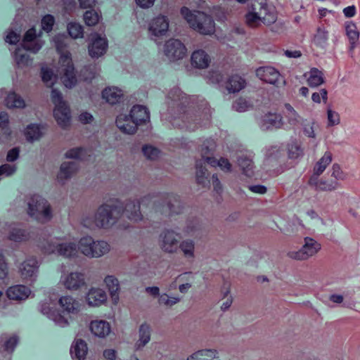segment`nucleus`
<instances>
[{
	"label": "nucleus",
	"instance_id": "59",
	"mask_svg": "<svg viewBox=\"0 0 360 360\" xmlns=\"http://www.w3.org/2000/svg\"><path fill=\"white\" fill-rule=\"evenodd\" d=\"M251 107L250 103L245 98H240L233 104V108L238 112H245Z\"/></svg>",
	"mask_w": 360,
	"mask_h": 360
},
{
	"label": "nucleus",
	"instance_id": "41",
	"mask_svg": "<svg viewBox=\"0 0 360 360\" xmlns=\"http://www.w3.org/2000/svg\"><path fill=\"white\" fill-rule=\"evenodd\" d=\"M169 215L180 214L183 210V205L181 200L174 195H167L164 197Z\"/></svg>",
	"mask_w": 360,
	"mask_h": 360
},
{
	"label": "nucleus",
	"instance_id": "23",
	"mask_svg": "<svg viewBox=\"0 0 360 360\" xmlns=\"http://www.w3.org/2000/svg\"><path fill=\"white\" fill-rule=\"evenodd\" d=\"M103 283L109 292L113 304H117L120 300V285L119 280L114 275H107Z\"/></svg>",
	"mask_w": 360,
	"mask_h": 360
},
{
	"label": "nucleus",
	"instance_id": "19",
	"mask_svg": "<svg viewBox=\"0 0 360 360\" xmlns=\"http://www.w3.org/2000/svg\"><path fill=\"white\" fill-rule=\"evenodd\" d=\"M78 170L79 166L77 163L74 162H64L60 166L56 180L60 184H64L73 177Z\"/></svg>",
	"mask_w": 360,
	"mask_h": 360
},
{
	"label": "nucleus",
	"instance_id": "11",
	"mask_svg": "<svg viewBox=\"0 0 360 360\" xmlns=\"http://www.w3.org/2000/svg\"><path fill=\"white\" fill-rule=\"evenodd\" d=\"M59 284L68 291H79L86 285L85 274L80 271L64 272L60 276Z\"/></svg>",
	"mask_w": 360,
	"mask_h": 360
},
{
	"label": "nucleus",
	"instance_id": "25",
	"mask_svg": "<svg viewBox=\"0 0 360 360\" xmlns=\"http://www.w3.org/2000/svg\"><path fill=\"white\" fill-rule=\"evenodd\" d=\"M30 294V289L23 285L11 286L6 292V295L9 300L19 302L25 300Z\"/></svg>",
	"mask_w": 360,
	"mask_h": 360
},
{
	"label": "nucleus",
	"instance_id": "49",
	"mask_svg": "<svg viewBox=\"0 0 360 360\" xmlns=\"http://www.w3.org/2000/svg\"><path fill=\"white\" fill-rule=\"evenodd\" d=\"M181 302V298L176 296H170L167 293H162L159 296L158 302L160 305L172 307Z\"/></svg>",
	"mask_w": 360,
	"mask_h": 360
},
{
	"label": "nucleus",
	"instance_id": "10",
	"mask_svg": "<svg viewBox=\"0 0 360 360\" xmlns=\"http://www.w3.org/2000/svg\"><path fill=\"white\" fill-rule=\"evenodd\" d=\"M181 235L172 229H164L159 235L158 245L162 252L167 254L177 253Z\"/></svg>",
	"mask_w": 360,
	"mask_h": 360
},
{
	"label": "nucleus",
	"instance_id": "47",
	"mask_svg": "<svg viewBox=\"0 0 360 360\" xmlns=\"http://www.w3.org/2000/svg\"><path fill=\"white\" fill-rule=\"evenodd\" d=\"M18 338L15 335L9 337L4 334L0 337V349L6 352H13L18 343Z\"/></svg>",
	"mask_w": 360,
	"mask_h": 360
},
{
	"label": "nucleus",
	"instance_id": "32",
	"mask_svg": "<svg viewBox=\"0 0 360 360\" xmlns=\"http://www.w3.org/2000/svg\"><path fill=\"white\" fill-rule=\"evenodd\" d=\"M117 127L123 133L133 134L137 130V126L129 115L120 114L116 120Z\"/></svg>",
	"mask_w": 360,
	"mask_h": 360
},
{
	"label": "nucleus",
	"instance_id": "12",
	"mask_svg": "<svg viewBox=\"0 0 360 360\" xmlns=\"http://www.w3.org/2000/svg\"><path fill=\"white\" fill-rule=\"evenodd\" d=\"M39 262L34 257L26 258L19 266V274L25 283H32L36 281L38 275Z\"/></svg>",
	"mask_w": 360,
	"mask_h": 360
},
{
	"label": "nucleus",
	"instance_id": "29",
	"mask_svg": "<svg viewBox=\"0 0 360 360\" xmlns=\"http://www.w3.org/2000/svg\"><path fill=\"white\" fill-rule=\"evenodd\" d=\"M139 339L134 344L136 351L142 350L144 347L150 341L151 327L149 324L143 323L139 328Z\"/></svg>",
	"mask_w": 360,
	"mask_h": 360
},
{
	"label": "nucleus",
	"instance_id": "60",
	"mask_svg": "<svg viewBox=\"0 0 360 360\" xmlns=\"http://www.w3.org/2000/svg\"><path fill=\"white\" fill-rule=\"evenodd\" d=\"M328 127H333L339 124L340 122L339 114L330 108L327 110Z\"/></svg>",
	"mask_w": 360,
	"mask_h": 360
},
{
	"label": "nucleus",
	"instance_id": "42",
	"mask_svg": "<svg viewBox=\"0 0 360 360\" xmlns=\"http://www.w3.org/2000/svg\"><path fill=\"white\" fill-rule=\"evenodd\" d=\"M284 107L286 110L284 116L288 124L292 128L297 127L300 123L301 117L290 104L285 103Z\"/></svg>",
	"mask_w": 360,
	"mask_h": 360
},
{
	"label": "nucleus",
	"instance_id": "6",
	"mask_svg": "<svg viewBox=\"0 0 360 360\" xmlns=\"http://www.w3.org/2000/svg\"><path fill=\"white\" fill-rule=\"evenodd\" d=\"M181 14L190 27L202 34L214 32V22L212 18L200 11H191L186 7L181 9Z\"/></svg>",
	"mask_w": 360,
	"mask_h": 360
},
{
	"label": "nucleus",
	"instance_id": "37",
	"mask_svg": "<svg viewBox=\"0 0 360 360\" xmlns=\"http://www.w3.org/2000/svg\"><path fill=\"white\" fill-rule=\"evenodd\" d=\"M333 154L330 151H326L323 155L314 164L313 174L311 176L321 175L328 166L332 162Z\"/></svg>",
	"mask_w": 360,
	"mask_h": 360
},
{
	"label": "nucleus",
	"instance_id": "38",
	"mask_svg": "<svg viewBox=\"0 0 360 360\" xmlns=\"http://www.w3.org/2000/svg\"><path fill=\"white\" fill-rule=\"evenodd\" d=\"M345 32L349 41L350 49L353 50L359 44V32L356 25L352 22H347L345 25Z\"/></svg>",
	"mask_w": 360,
	"mask_h": 360
},
{
	"label": "nucleus",
	"instance_id": "4",
	"mask_svg": "<svg viewBox=\"0 0 360 360\" xmlns=\"http://www.w3.org/2000/svg\"><path fill=\"white\" fill-rule=\"evenodd\" d=\"M41 248L46 254H54L68 259L77 258L80 252L79 240L77 243L65 237L53 238L42 244Z\"/></svg>",
	"mask_w": 360,
	"mask_h": 360
},
{
	"label": "nucleus",
	"instance_id": "50",
	"mask_svg": "<svg viewBox=\"0 0 360 360\" xmlns=\"http://www.w3.org/2000/svg\"><path fill=\"white\" fill-rule=\"evenodd\" d=\"M85 156V150L82 147H73L65 151L64 157L66 159L82 160Z\"/></svg>",
	"mask_w": 360,
	"mask_h": 360
},
{
	"label": "nucleus",
	"instance_id": "22",
	"mask_svg": "<svg viewBox=\"0 0 360 360\" xmlns=\"http://www.w3.org/2000/svg\"><path fill=\"white\" fill-rule=\"evenodd\" d=\"M89 328L94 336L100 338H105L111 332V326L110 323L103 319H96L91 321L89 323Z\"/></svg>",
	"mask_w": 360,
	"mask_h": 360
},
{
	"label": "nucleus",
	"instance_id": "7",
	"mask_svg": "<svg viewBox=\"0 0 360 360\" xmlns=\"http://www.w3.org/2000/svg\"><path fill=\"white\" fill-rule=\"evenodd\" d=\"M111 250V245L105 240H95L89 236L79 239V252L87 258H101L108 255Z\"/></svg>",
	"mask_w": 360,
	"mask_h": 360
},
{
	"label": "nucleus",
	"instance_id": "24",
	"mask_svg": "<svg viewBox=\"0 0 360 360\" xmlns=\"http://www.w3.org/2000/svg\"><path fill=\"white\" fill-rule=\"evenodd\" d=\"M141 202L143 203L151 202L153 205L152 210L158 217H163L169 216L165 198L153 200L152 196L146 195L141 198Z\"/></svg>",
	"mask_w": 360,
	"mask_h": 360
},
{
	"label": "nucleus",
	"instance_id": "45",
	"mask_svg": "<svg viewBox=\"0 0 360 360\" xmlns=\"http://www.w3.org/2000/svg\"><path fill=\"white\" fill-rule=\"evenodd\" d=\"M238 164L245 175L248 176L253 175L255 166L252 159L246 155H241L238 159Z\"/></svg>",
	"mask_w": 360,
	"mask_h": 360
},
{
	"label": "nucleus",
	"instance_id": "20",
	"mask_svg": "<svg viewBox=\"0 0 360 360\" xmlns=\"http://www.w3.org/2000/svg\"><path fill=\"white\" fill-rule=\"evenodd\" d=\"M319 176H311L309 180V184L318 191L332 192L339 187V183L337 181L325 179H319Z\"/></svg>",
	"mask_w": 360,
	"mask_h": 360
},
{
	"label": "nucleus",
	"instance_id": "40",
	"mask_svg": "<svg viewBox=\"0 0 360 360\" xmlns=\"http://www.w3.org/2000/svg\"><path fill=\"white\" fill-rule=\"evenodd\" d=\"M328 37V31L323 26H320L316 29L312 42L315 46L323 49L327 46Z\"/></svg>",
	"mask_w": 360,
	"mask_h": 360
},
{
	"label": "nucleus",
	"instance_id": "61",
	"mask_svg": "<svg viewBox=\"0 0 360 360\" xmlns=\"http://www.w3.org/2000/svg\"><path fill=\"white\" fill-rule=\"evenodd\" d=\"M196 179L198 184L205 185L207 181V174L206 169L202 167L199 163L196 164Z\"/></svg>",
	"mask_w": 360,
	"mask_h": 360
},
{
	"label": "nucleus",
	"instance_id": "5",
	"mask_svg": "<svg viewBox=\"0 0 360 360\" xmlns=\"http://www.w3.org/2000/svg\"><path fill=\"white\" fill-rule=\"evenodd\" d=\"M26 212L32 219L41 224L49 221L53 217L52 207L42 196L34 194L26 197Z\"/></svg>",
	"mask_w": 360,
	"mask_h": 360
},
{
	"label": "nucleus",
	"instance_id": "34",
	"mask_svg": "<svg viewBox=\"0 0 360 360\" xmlns=\"http://www.w3.org/2000/svg\"><path fill=\"white\" fill-rule=\"evenodd\" d=\"M211 59L210 56L202 49L195 51L191 55V65L199 69L207 68Z\"/></svg>",
	"mask_w": 360,
	"mask_h": 360
},
{
	"label": "nucleus",
	"instance_id": "31",
	"mask_svg": "<svg viewBox=\"0 0 360 360\" xmlns=\"http://www.w3.org/2000/svg\"><path fill=\"white\" fill-rule=\"evenodd\" d=\"M256 75L261 80L271 84H276L280 77L279 72L270 66L259 68L256 70Z\"/></svg>",
	"mask_w": 360,
	"mask_h": 360
},
{
	"label": "nucleus",
	"instance_id": "57",
	"mask_svg": "<svg viewBox=\"0 0 360 360\" xmlns=\"http://www.w3.org/2000/svg\"><path fill=\"white\" fill-rule=\"evenodd\" d=\"M41 78L47 86H52L56 79V77L47 68L41 69Z\"/></svg>",
	"mask_w": 360,
	"mask_h": 360
},
{
	"label": "nucleus",
	"instance_id": "21",
	"mask_svg": "<svg viewBox=\"0 0 360 360\" xmlns=\"http://www.w3.org/2000/svg\"><path fill=\"white\" fill-rule=\"evenodd\" d=\"M53 116L60 127L67 129L70 126L71 114L70 110L67 104L55 107Z\"/></svg>",
	"mask_w": 360,
	"mask_h": 360
},
{
	"label": "nucleus",
	"instance_id": "26",
	"mask_svg": "<svg viewBox=\"0 0 360 360\" xmlns=\"http://www.w3.org/2000/svg\"><path fill=\"white\" fill-rule=\"evenodd\" d=\"M129 116L137 127L150 121V112L148 108L141 105L133 106L130 111Z\"/></svg>",
	"mask_w": 360,
	"mask_h": 360
},
{
	"label": "nucleus",
	"instance_id": "16",
	"mask_svg": "<svg viewBox=\"0 0 360 360\" xmlns=\"http://www.w3.org/2000/svg\"><path fill=\"white\" fill-rule=\"evenodd\" d=\"M107 300L108 295L101 288L91 287L85 295L86 303L90 307H99L105 304Z\"/></svg>",
	"mask_w": 360,
	"mask_h": 360
},
{
	"label": "nucleus",
	"instance_id": "62",
	"mask_svg": "<svg viewBox=\"0 0 360 360\" xmlns=\"http://www.w3.org/2000/svg\"><path fill=\"white\" fill-rule=\"evenodd\" d=\"M17 169V167L15 165L11 164H4L0 166V177L1 179L4 176H9L13 174Z\"/></svg>",
	"mask_w": 360,
	"mask_h": 360
},
{
	"label": "nucleus",
	"instance_id": "48",
	"mask_svg": "<svg viewBox=\"0 0 360 360\" xmlns=\"http://www.w3.org/2000/svg\"><path fill=\"white\" fill-rule=\"evenodd\" d=\"M25 136L28 141L33 142L38 140L42 136V133L39 126L30 124L25 129Z\"/></svg>",
	"mask_w": 360,
	"mask_h": 360
},
{
	"label": "nucleus",
	"instance_id": "54",
	"mask_svg": "<svg viewBox=\"0 0 360 360\" xmlns=\"http://www.w3.org/2000/svg\"><path fill=\"white\" fill-rule=\"evenodd\" d=\"M201 228L200 221L197 218L189 219L186 221V224L184 227V231L188 235H193L195 232L198 231Z\"/></svg>",
	"mask_w": 360,
	"mask_h": 360
},
{
	"label": "nucleus",
	"instance_id": "17",
	"mask_svg": "<svg viewBox=\"0 0 360 360\" xmlns=\"http://www.w3.org/2000/svg\"><path fill=\"white\" fill-rule=\"evenodd\" d=\"M169 20L166 16L158 15L149 24V33L152 37H160L166 34L169 30Z\"/></svg>",
	"mask_w": 360,
	"mask_h": 360
},
{
	"label": "nucleus",
	"instance_id": "35",
	"mask_svg": "<svg viewBox=\"0 0 360 360\" xmlns=\"http://www.w3.org/2000/svg\"><path fill=\"white\" fill-rule=\"evenodd\" d=\"M36 35V30L34 28L28 30L25 34L22 45L23 48L34 53H37L44 45V42H38L35 44L34 47L32 46V41L37 39Z\"/></svg>",
	"mask_w": 360,
	"mask_h": 360
},
{
	"label": "nucleus",
	"instance_id": "52",
	"mask_svg": "<svg viewBox=\"0 0 360 360\" xmlns=\"http://www.w3.org/2000/svg\"><path fill=\"white\" fill-rule=\"evenodd\" d=\"M8 229L10 231L8 237L11 240L20 242L26 239L27 235L25 231L20 229L11 227L10 226Z\"/></svg>",
	"mask_w": 360,
	"mask_h": 360
},
{
	"label": "nucleus",
	"instance_id": "33",
	"mask_svg": "<svg viewBox=\"0 0 360 360\" xmlns=\"http://www.w3.org/2000/svg\"><path fill=\"white\" fill-rule=\"evenodd\" d=\"M186 360H221V359L217 349H202L188 356Z\"/></svg>",
	"mask_w": 360,
	"mask_h": 360
},
{
	"label": "nucleus",
	"instance_id": "53",
	"mask_svg": "<svg viewBox=\"0 0 360 360\" xmlns=\"http://www.w3.org/2000/svg\"><path fill=\"white\" fill-rule=\"evenodd\" d=\"M67 30L70 36L73 39L83 37V27L77 22H70L67 26Z\"/></svg>",
	"mask_w": 360,
	"mask_h": 360
},
{
	"label": "nucleus",
	"instance_id": "51",
	"mask_svg": "<svg viewBox=\"0 0 360 360\" xmlns=\"http://www.w3.org/2000/svg\"><path fill=\"white\" fill-rule=\"evenodd\" d=\"M15 61L20 68L29 66L32 63V60L29 56L25 53H22L20 49H17L15 53Z\"/></svg>",
	"mask_w": 360,
	"mask_h": 360
},
{
	"label": "nucleus",
	"instance_id": "13",
	"mask_svg": "<svg viewBox=\"0 0 360 360\" xmlns=\"http://www.w3.org/2000/svg\"><path fill=\"white\" fill-rule=\"evenodd\" d=\"M141 199L127 200L122 205V214L131 223L141 224L145 221V217L141 210Z\"/></svg>",
	"mask_w": 360,
	"mask_h": 360
},
{
	"label": "nucleus",
	"instance_id": "2",
	"mask_svg": "<svg viewBox=\"0 0 360 360\" xmlns=\"http://www.w3.org/2000/svg\"><path fill=\"white\" fill-rule=\"evenodd\" d=\"M122 212V202L110 200L98 206L94 213L84 214L80 224L91 231L108 230L117 223Z\"/></svg>",
	"mask_w": 360,
	"mask_h": 360
},
{
	"label": "nucleus",
	"instance_id": "14",
	"mask_svg": "<svg viewBox=\"0 0 360 360\" xmlns=\"http://www.w3.org/2000/svg\"><path fill=\"white\" fill-rule=\"evenodd\" d=\"M108 49V41L105 37L97 33H93L89 37L88 51L89 56L93 58H98L103 56Z\"/></svg>",
	"mask_w": 360,
	"mask_h": 360
},
{
	"label": "nucleus",
	"instance_id": "18",
	"mask_svg": "<svg viewBox=\"0 0 360 360\" xmlns=\"http://www.w3.org/2000/svg\"><path fill=\"white\" fill-rule=\"evenodd\" d=\"M285 127L283 117L281 114L268 112L261 120V127L264 130L283 129Z\"/></svg>",
	"mask_w": 360,
	"mask_h": 360
},
{
	"label": "nucleus",
	"instance_id": "3",
	"mask_svg": "<svg viewBox=\"0 0 360 360\" xmlns=\"http://www.w3.org/2000/svg\"><path fill=\"white\" fill-rule=\"evenodd\" d=\"M55 46L60 54L59 59L58 72L62 82L67 88L73 87L77 83L75 68L72 61L71 54L65 51L68 38L65 34H57L53 38Z\"/></svg>",
	"mask_w": 360,
	"mask_h": 360
},
{
	"label": "nucleus",
	"instance_id": "55",
	"mask_svg": "<svg viewBox=\"0 0 360 360\" xmlns=\"http://www.w3.org/2000/svg\"><path fill=\"white\" fill-rule=\"evenodd\" d=\"M144 156L150 160H155L160 156V151L158 148L152 146H145L142 148Z\"/></svg>",
	"mask_w": 360,
	"mask_h": 360
},
{
	"label": "nucleus",
	"instance_id": "15",
	"mask_svg": "<svg viewBox=\"0 0 360 360\" xmlns=\"http://www.w3.org/2000/svg\"><path fill=\"white\" fill-rule=\"evenodd\" d=\"M164 53L170 60L182 59L186 55V49L179 40L171 39L164 45Z\"/></svg>",
	"mask_w": 360,
	"mask_h": 360
},
{
	"label": "nucleus",
	"instance_id": "9",
	"mask_svg": "<svg viewBox=\"0 0 360 360\" xmlns=\"http://www.w3.org/2000/svg\"><path fill=\"white\" fill-rule=\"evenodd\" d=\"M321 249V245L311 237L304 238L303 245L299 250H290L288 257L296 261H306L315 256Z\"/></svg>",
	"mask_w": 360,
	"mask_h": 360
},
{
	"label": "nucleus",
	"instance_id": "8",
	"mask_svg": "<svg viewBox=\"0 0 360 360\" xmlns=\"http://www.w3.org/2000/svg\"><path fill=\"white\" fill-rule=\"evenodd\" d=\"M277 16L274 11H270L266 5L259 4L255 6L252 11L245 15L246 23L251 27H257L260 25H270L276 21Z\"/></svg>",
	"mask_w": 360,
	"mask_h": 360
},
{
	"label": "nucleus",
	"instance_id": "46",
	"mask_svg": "<svg viewBox=\"0 0 360 360\" xmlns=\"http://www.w3.org/2000/svg\"><path fill=\"white\" fill-rule=\"evenodd\" d=\"M179 249L186 258L193 259L195 257V242L193 240L185 239L179 241Z\"/></svg>",
	"mask_w": 360,
	"mask_h": 360
},
{
	"label": "nucleus",
	"instance_id": "64",
	"mask_svg": "<svg viewBox=\"0 0 360 360\" xmlns=\"http://www.w3.org/2000/svg\"><path fill=\"white\" fill-rule=\"evenodd\" d=\"M288 153L291 158H297L302 155V150L297 143L293 142L288 146Z\"/></svg>",
	"mask_w": 360,
	"mask_h": 360
},
{
	"label": "nucleus",
	"instance_id": "30",
	"mask_svg": "<svg viewBox=\"0 0 360 360\" xmlns=\"http://www.w3.org/2000/svg\"><path fill=\"white\" fill-rule=\"evenodd\" d=\"M208 151L207 146H202L201 149L202 157V159L206 161L208 164H210L212 167H219L221 169L225 172H231L232 170V165L229 161L228 159L224 158H221L219 160H216L214 158L205 157V155L207 154Z\"/></svg>",
	"mask_w": 360,
	"mask_h": 360
},
{
	"label": "nucleus",
	"instance_id": "43",
	"mask_svg": "<svg viewBox=\"0 0 360 360\" xmlns=\"http://www.w3.org/2000/svg\"><path fill=\"white\" fill-rule=\"evenodd\" d=\"M5 104L8 108H24V99L15 92H9L5 98Z\"/></svg>",
	"mask_w": 360,
	"mask_h": 360
},
{
	"label": "nucleus",
	"instance_id": "58",
	"mask_svg": "<svg viewBox=\"0 0 360 360\" xmlns=\"http://www.w3.org/2000/svg\"><path fill=\"white\" fill-rule=\"evenodd\" d=\"M331 176L335 179L334 181H344L346 179V174L342 171L338 164H333L330 169Z\"/></svg>",
	"mask_w": 360,
	"mask_h": 360
},
{
	"label": "nucleus",
	"instance_id": "27",
	"mask_svg": "<svg viewBox=\"0 0 360 360\" xmlns=\"http://www.w3.org/2000/svg\"><path fill=\"white\" fill-rule=\"evenodd\" d=\"M58 304L63 311L68 314H76L81 309L80 303L71 295H64L59 298Z\"/></svg>",
	"mask_w": 360,
	"mask_h": 360
},
{
	"label": "nucleus",
	"instance_id": "36",
	"mask_svg": "<svg viewBox=\"0 0 360 360\" xmlns=\"http://www.w3.org/2000/svg\"><path fill=\"white\" fill-rule=\"evenodd\" d=\"M246 82L244 79L238 75L230 77L224 83V87L229 93H237L245 88Z\"/></svg>",
	"mask_w": 360,
	"mask_h": 360
},
{
	"label": "nucleus",
	"instance_id": "63",
	"mask_svg": "<svg viewBox=\"0 0 360 360\" xmlns=\"http://www.w3.org/2000/svg\"><path fill=\"white\" fill-rule=\"evenodd\" d=\"M54 22L55 18L53 15H46L41 20V27L44 31L49 32L51 31Z\"/></svg>",
	"mask_w": 360,
	"mask_h": 360
},
{
	"label": "nucleus",
	"instance_id": "39",
	"mask_svg": "<svg viewBox=\"0 0 360 360\" xmlns=\"http://www.w3.org/2000/svg\"><path fill=\"white\" fill-rule=\"evenodd\" d=\"M87 345L82 339L75 340L70 349L71 354L78 359H84L87 354Z\"/></svg>",
	"mask_w": 360,
	"mask_h": 360
},
{
	"label": "nucleus",
	"instance_id": "28",
	"mask_svg": "<svg viewBox=\"0 0 360 360\" xmlns=\"http://www.w3.org/2000/svg\"><path fill=\"white\" fill-rule=\"evenodd\" d=\"M102 98L110 105H115L122 101L123 91L116 86H108L102 91Z\"/></svg>",
	"mask_w": 360,
	"mask_h": 360
},
{
	"label": "nucleus",
	"instance_id": "1",
	"mask_svg": "<svg viewBox=\"0 0 360 360\" xmlns=\"http://www.w3.org/2000/svg\"><path fill=\"white\" fill-rule=\"evenodd\" d=\"M176 98L172 96V100L169 104L167 112L162 114L165 120H169L177 127L186 128L194 131L198 128L206 125L210 118V110L205 103L203 110H196L195 107L187 106L190 98L179 90H176Z\"/></svg>",
	"mask_w": 360,
	"mask_h": 360
},
{
	"label": "nucleus",
	"instance_id": "44",
	"mask_svg": "<svg viewBox=\"0 0 360 360\" xmlns=\"http://www.w3.org/2000/svg\"><path fill=\"white\" fill-rule=\"evenodd\" d=\"M308 84L311 87H317L325 82L323 74L317 68H311L307 78Z\"/></svg>",
	"mask_w": 360,
	"mask_h": 360
},
{
	"label": "nucleus",
	"instance_id": "56",
	"mask_svg": "<svg viewBox=\"0 0 360 360\" xmlns=\"http://www.w3.org/2000/svg\"><path fill=\"white\" fill-rule=\"evenodd\" d=\"M84 20L86 25L94 26L99 21V15L94 11H87L84 15Z\"/></svg>",
	"mask_w": 360,
	"mask_h": 360
}]
</instances>
